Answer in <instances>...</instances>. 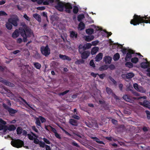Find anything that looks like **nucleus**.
Segmentation results:
<instances>
[{"mask_svg":"<svg viewBox=\"0 0 150 150\" xmlns=\"http://www.w3.org/2000/svg\"><path fill=\"white\" fill-rule=\"evenodd\" d=\"M144 23L150 24V16L147 17V16H142L135 14L133 16V19L130 22L131 24L134 26L139 25L140 23H143V26H144Z\"/></svg>","mask_w":150,"mask_h":150,"instance_id":"nucleus-1","label":"nucleus"},{"mask_svg":"<svg viewBox=\"0 0 150 150\" xmlns=\"http://www.w3.org/2000/svg\"><path fill=\"white\" fill-rule=\"evenodd\" d=\"M21 25L22 27H20L19 28L20 33L23 37V41L25 42L27 41V38L31 37L33 35V32L25 23H21Z\"/></svg>","mask_w":150,"mask_h":150,"instance_id":"nucleus-2","label":"nucleus"},{"mask_svg":"<svg viewBox=\"0 0 150 150\" xmlns=\"http://www.w3.org/2000/svg\"><path fill=\"white\" fill-rule=\"evenodd\" d=\"M40 50L41 53L45 57H48L50 54V49L47 45L45 46L41 47Z\"/></svg>","mask_w":150,"mask_h":150,"instance_id":"nucleus-3","label":"nucleus"},{"mask_svg":"<svg viewBox=\"0 0 150 150\" xmlns=\"http://www.w3.org/2000/svg\"><path fill=\"white\" fill-rule=\"evenodd\" d=\"M11 144L13 146L19 148L23 146L24 145V142L20 139H17L11 141Z\"/></svg>","mask_w":150,"mask_h":150,"instance_id":"nucleus-4","label":"nucleus"},{"mask_svg":"<svg viewBox=\"0 0 150 150\" xmlns=\"http://www.w3.org/2000/svg\"><path fill=\"white\" fill-rule=\"evenodd\" d=\"M123 99L127 101L130 103L132 102L133 100H138L140 99L143 98L144 99H146V97L145 96L143 97H141L139 98L131 97L129 96L125 95L123 96Z\"/></svg>","mask_w":150,"mask_h":150,"instance_id":"nucleus-5","label":"nucleus"},{"mask_svg":"<svg viewBox=\"0 0 150 150\" xmlns=\"http://www.w3.org/2000/svg\"><path fill=\"white\" fill-rule=\"evenodd\" d=\"M102 31H103L106 33H108L106 30H103L101 28L94 25V38L99 36L100 35V32Z\"/></svg>","mask_w":150,"mask_h":150,"instance_id":"nucleus-6","label":"nucleus"},{"mask_svg":"<svg viewBox=\"0 0 150 150\" xmlns=\"http://www.w3.org/2000/svg\"><path fill=\"white\" fill-rule=\"evenodd\" d=\"M55 2H57V5L55 6V8L60 12H63L64 8V4L65 3H63L59 0H55Z\"/></svg>","mask_w":150,"mask_h":150,"instance_id":"nucleus-7","label":"nucleus"},{"mask_svg":"<svg viewBox=\"0 0 150 150\" xmlns=\"http://www.w3.org/2000/svg\"><path fill=\"white\" fill-rule=\"evenodd\" d=\"M64 5L65 12L67 13H71L73 8L72 4L69 3H65Z\"/></svg>","mask_w":150,"mask_h":150,"instance_id":"nucleus-8","label":"nucleus"},{"mask_svg":"<svg viewBox=\"0 0 150 150\" xmlns=\"http://www.w3.org/2000/svg\"><path fill=\"white\" fill-rule=\"evenodd\" d=\"M2 106L4 109L8 110L11 115H12V114H15L17 112V110L9 107L5 103H2Z\"/></svg>","mask_w":150,"mask_h":150,"instance_id":"nucleus-9","label":"nucleus"},{"mask_svg":"<svg viewBox=\"0 0 150 150\" xmlns=\"http://www.w3.org/2000/svg\"><path fill=\"white\" fill-rule=\"evenodd\" d=\"M79 53L81 54V57L83 59H87L90 54V52L88 51L81 52Z\"/></svg>","mask_w":150,"mask_h":150,"instance_id":"nucleus-10","label":"nucleus"},{"mask_svg":"<svg viewBox=\"0 0 150 150\" xmlns=\"http://www.w3.org/2000/svg\"><path fill=\"white\" fill-rule=\"evenodd\" d=\"M0 81L4 84L7 86L13 87L14 86L13 83L1 77H0Z\"/></svg>","mask_w":150,"mask_h":150,"instance_id":"nucleus-11","label":"nucleus"},{"mask_svg":"<svg viewBox=\"0 0 150 150\" xmlns=\"http://www.w3.org/2000/svg\"><path fill=\"white\" fill-rule=\"evenodd\" d=\"M134 54L133 51L130 50L126 53V56L125 58L126 61H128L131 59L132 57V54Z\"/></svg>","mask_w":150,"mask_h":150,"instance_id":"nucleus-12","label":"nucleus"},{"mask_svg":"<svg viewBox=\"0 0 150 150\" xmlns=\"http://www.w3.org/2000/svg\"><path fill=\"white\" fill-rule=\"evenodd\" d=\"M145 60L146 61V62H142L140 64L141 67L143 69L147 68L150 65V63L147 61V59H146Z\"/></svg>","mask_w":150,"mask_h":150,"instance_id":"nucleus-13","label":"nucleus"},{"mask_svg":"<svg viewBox=\"0 0 150 150\" xmlns=\"http://www.w3.org/2000/svg\"><path fill=\"white\" fill-rule=\"evenodd\" d=\"M16 127L13 125H11L8 127L7 126H5L4 132L6 131L7 130L10 131L14 130L16 129Z\"/></svg>","mask_w":150,"mask_h":150,"instance_id":"nucleus-14","label":"nucleus"},{"mask_svg":"<svg viewBox=\"0 0 150 150\" xmlns=\"http://www.w3.org/2000/svg\"><path fill=\"white\" fill-rule=\"evenodd\" d=\"M8 22L12 25H13L15 26H16L18 25V23L17 22L16 19L14 18H9L8 19Z\"/></svg>","mask_w":150,"mask_h":150,"instance_id":"nucleus-15","label":"nucleus"},{"mask_svg":"<svg viewBox=\"0 0 150 150\" xmlns=\"http://www.w3.org/2000/svg\"><path fill=\"white\" fill-rule=\"evenodd\" d=\"M70 37L73 39H76L78 37V34L75 31H72L70 32Z\"/></svg>","mask_w":150,"mask_h":150,"instance_id":"nucleus-16","label":"nucleus"},{"mask_svg":"<svg viewBox=\"0 0 150 150\" xmlns=\"http://www.w3.org/2000/svg\"><path fill=\"white\" fill-rule=\"evenodd\" d=\"M133 86L134 88L137 91L142 93L144 92L142 88L141 87H139L137 83H135L134 84Z\"/></svg>","mask_w":150,"mask_h":150,"instance_id":"nucleus-17","label":"nucleus"},{"mask_svg":"<svg viewBox=\"0 0 150 150\" xmlns=\"http://www.w3.org/2000/svg\"><path fill=\"white\" fill-rule=\"evenodd\" d=\"M59 57L62 60H66L68 61H70L71 60V58L67 55L59 54Z\"/></svg>","mask_w":150,"mask_h":150,"instance_id":"nucleus-18","label":"nucleus"},{"mask_svg":"<svg viewBox=\"0 0 150 150\" xmlns=\"http://www.w3.org/2000/svg\"><path fill=\"white\" fill-rule=\"evenodd\" d=\"M103 60L106 64H110L111 62L112 58L110 56H106L104 57Z\"/></svg>","mask_w":150,"mask_h":150,"instance_id":"nucleus-19","label":"nucleus"},{"mask_svg":"<svg viewBox=\"0 0 150 150\" xmlns=\"http://www.w3.org/2000/svg\"><path fill=\"white\" fill-rule=\"evenodd\" d=\"M140 105H143V106L149 108L150 106V103L148 101L144 100L143 102H140Z\"/></svg>","mask_w":150,"mask_h":150,"instance_id":"nucleus-20","label":"nucleus"},{"mask_svg":"<svg viewBox=\"0 0 150 150\" xmlns=\"http://www.w3.org/2000/svg\"><path fill=\"white\" fill-rule=\"evenodd\" d=\"M103 54L101 53H99L98 54L95 58V61L96 62H98L100 61L102 59L103 57Z\"/></svg>","mask_w":150,"mask_h":150,"instance_id":"nucleus-21","label":"nucleus"},{"mask_svg":"<svg viewBox=\"0 0 150 150\" xmlns=\"http://www.w3.org/2000/svg\"><path fill=\"white\" fill-rule=\"evenodd\" d=\"M33 17L39 23L41 21V18L40 16L37 13H35L33 15Z\"/></svg>","mask_w":150,"mask_h":150,"instance_id":"nucleus-22","label":"nucleus"},{"mask_svg":"<svg viewBox=\"0 0 150 150\" xmlns=\"http://www.w3.org/2000/svg\"><path fill=\"white\" fill-rule=\"evenodd\" d=\"M79 52H81L84 51L86 50L85 45H83L82 44H80L78 47Z\"/></svg>","mask_w":150,"mask_h":150,"instance_id":"nucleus-23","label":"nucleus"},{"mask_svg":"<svg viewBox=\"0 0 150 150\" xmlns=\"http://www.w3.org/2000/svg\"><path fill=\"white\" fill-rule=\"evenodd\" d=\"M19 33H20L19 31L16 30L12 34V37L13 38H16L19 36Z\"/></svg>","mask_w":150,"mask_h":150,"instance_id":"nucleus-24","label":"nucleus"},{"mask_svg":"<svg viewBox=\"0 0 150 150\" xmlns=\"http://www.w3.org/2000/svg\"><path fill=\"white\" fill-rule=\"evenodd\" d=\"M85 40L87 42H90L94 39V36H84Z\"/></svg>","mask_w":150,"mask_h":150,"instance_id":"nucleus-25","label":"nucleus"},{"mask_svg":"<svg viewBox=\"0 0 150 150\" xmlns=\"http://www.w3.org/2000/svg\"><path fill=\"white\" fill-rule=\"evenodd\" d=\"M35 123L37 127L39 128V127H41V124L40 122V120L38 117H36L35 118Z\"/></svg>","mask_w":150,"mask_h":150,"instance_id":"nucleus-26","label":"nucleus"},{"mask_svg":"<svg viewBox=\"0 0 150 150\" xmlns=\"http://www.w3.org/2000/svg\"><path fill=\"white\" fill-rule=\"evenodd\" d=\"M85 27V24L82 22H80L78 25V29L79 30H81L84 29Z\"/></svg>","mask_w":150,"mask_h":150,"instance_id":"nucleus-27","label":"nucleus"},{"mask_svg":"<svg viewBox=\"0 0 150 150\" xmlns=\"http://www.w3.org/2000/svg\"><path fill=\"white\" fill-rule=\"evenodd\" d=\"M69 122L70 123L73 125L77 126L78 125L77 121L74 119H71Z\"/></svg>","mask_w":150,"mask_h":150,"instance_id":"nucleus-28","label":"nucleus"},{"mask_svg":"<svg viewBox=\"0 0 150 150\" xmlns=\"http://www.w3.org/2000/svg\"><path fill=\"white\" fill-rule=\"evenodd\" d=\"M134 76V74L132 72H130L126 74V77L127 79H129L133 77Z\"/></svg>","mask_w":150,"mask_h":150,"instance_id":"nucleus-29","label":"nucleus"},{"mask_svg":"<svg viewBox=\"0 0 150 150\" xmlns=\"http://www.w3.org/2000/svg\"><path fill=\"white\" fill-rule=\"evenodd\" d=\"M33 65L34 67L37 69H40L41 68V65L38 62H34Z\"/></svg>","mask_w":150,"mask_h":150,"instance_id":"nucleus-30","label":"nucleus"},{"mask_svg":"<svg viewBox=\"0 0 150 150\" xmlns=\"http://www.w3.org/2000/svg\"><path fill=\"white\" fill-rule=\"evenodd\" d=\"M79 11L78 7L76 5L73 6V13L75 14H76L78 13Z\"/></svg>","mask_w":150,"mask_h":150,"instance_id":"nucleus-31","label":"nucleus"},{"mask_svg":"<svg viewBox=\"0 0 150 150\" xmlns=\"http://www.w3.org/2000/svg\"><path fill=\"white\" fill-rule=\"evenodd\" d=\"M120 58V55L118 53L115 54L114 55L113 59L115 61L118 60Z\"/></svg>","mask_w":150,"mask_h":150,"instance_id":"nucleus-32","label":"nucleus"},{"mask_svg":"<svg viewBox=\"0 0 150 150\" xmlns=\"http://www.w3.org/2000/svg\"><path fill=\"white\" fill-rule=\"evenodd\" d=\"M55 0H46L43 2L44 5H48L49 3L52 4L53 3Z\"/></svg>","mask_w":150,"mask_h":150,"instance_id":"nucleus-33","label":"nucleus"},{"mask_svg":"<svg viewBox=\"0 0 150 150\" xmlns=\"http://www.w3.org/2000/svg\"><path fill=\"white\" fill-rule=\"evenodd\" d=\"M108 65H104L102 66L99 68V70L100 71H103L104 70H106L108 69Z\"/></svg>","mask_w":150,"mask_h":150,"instance_id":"nucleus-34","label":"nucleus"},{"mask_svg":"<svg viewBox=\"0 0 150 150\" xmlns=\"http://www.w3.org/2000/svg\"><path fill=\"white\" fill-rule=\"evenodd\" d=\"M86 33L88 35H91L94 32V29H88L86 30Z\"/></svg>","mask_w":150,"mask_h":150,"instance_id":"nucleus-35","label":"nucleus"},{"mask_svg":"<svg viewBox=\"0 0 150 150\" xmlns=\"http://www.w3.org/2000/svg\"><path fill=\"white\" fill-rule=\"evenodd\" d=\"M23 129L21 127H18L16 129L17 133L18 135L21 134L22 132Z\"/></svg>","mask_w":150,"mask_h":150,"instance_id":"nucleus-36","label":"nucleus"},{"mask_svg":"<svg viewBox=\"0 0 150 150\" xmlns=\"http://www.w3.org/2000/svg\"><path fill=\"white\" fill-rule=\"evenodd\" d=\"M86 48L87 49H89L91 47V45H94V41L92 42V44L90 43H88L86 44H84Z\"/></svg>","mask_w":150,"mask_h":150,"instance_id":"nucleus-37","label":"nucleus"},{"mask_svg":"<svg viewBox=\"0 0 150 150\" xmlns=\"http://www.w3.org/2000/svg\"><path fill=\"white\" fill-rule=\"evenodd\" d=\"M131 61L132 63L136 64L138 62L139 59L138 58L134 57L131 58Z\"/></svg>","mask_w":150,"mask_h":150,"instance_id":"nucleus-38","label":"nucleus"},{"mask_svg":"<svg viewBox=\"0 0 150 150\" xmlns=\"http://www.w3.org/2000/svg\"><path fill=\"white\" fill-rule=\"evenodd\" d=\"M84 18V15L83 14H79L78 16L77 20L79 21H81Z\"/></svg>","mask_w":150,"mask_h":150,"instance_id":"nucleus-39","label":"nucleus"},{"mask_svg":"<svg viewBox=\"0 0 150 150\" xmlns=\"http://www.w3.org/2000/svg\"><path fill=\"white\" fill-rule=\"evenodd\" d=\"M125 65L126 67H128L129 68H132L133 67V64L130 62H127L125 64Z\"/></svg>","mask_w":150,"mask_h":150,"instance_id":"nucleus-40","label":"nucleus"},{"mask_svg":"<svg viewBox=\"0 0 150 150\" xmlns=\"http://www.w3.org/2000/svg\"><path fill=\"white\" fill-rule=\"evenodd\" d=\"M97 75L99 76V78L100 79H103L105 76V75L104 74H96L94 73V78H95L96 76Z\"/></svg>","mask_w":150,"mask_h":150,"instance_id":"nucleus-41","label":"nucleus"},{"mask_svg":"<svg viewBox=\"0 0 150 150\" xmlns=\"http://www.w3.org/2000/svg\"><path fill=\"white\" fill-rule=\"evenodd\" d=\"M6 28L9 30H11L12 28V25L10 23H7L6 24Z\"/></svg>","mask_w":150,"mask_h":150,"instance_id":"nucleus-42","label":"nucleus"},{"mask_svg":"<svg viewBox=\"0 0 150 150\" xmlns=\"http://www.w3.org/2000/svg\"><path fill=\"white\" fill-rule=\"evenodd\" d=\"M84 62V61L82 59L78 60L75 62V63L76 64H83Z\"/></svg>","mask_w":150,"mask_h":150,"instance_id":"nucleus-43","label":"nucleus"},{"mask_svg":"<svg viewBox=\"0 0 150 150\" xmlns=\"http://www.w3.org/2000/svg\"><path fill=\"white\" fill-rule=\"evenodd\" d=\"M94 141H96L97 143L100 144H104V143L103 141H100L97 137H94Z\"/></svg>","mask_w":150,"mask_h":150,"instance_id":"nucleus-44","label":"nucleus"},{"mask_svg":"<svg viewBox=\"0 0 150 150\" xmlns=\"http://www.w3.org/2000/svg\"><path fill=\"white\" fill-rule=\"evenodd\" d=\"M34 57L37 59H39L41 58V57L40 56V54L38 53V52H37L35 54L34 56Z\"/></svg>","mask_w":150,"mask_h":150,"instance_id":"nucleus-45","label":"nucleus"},{"mask_svg":"<svg viewBox=\"0 0 150 150\" xmlns=\"http://www.w3.org/2000/svg\"><path fill=\"white\" fill-rule=\"evenodd\" d=\"M107 93L109 95L111 94L112 93V90L110 88L107 87L106 89Z\"/></svg>","mask_w":150,"mask_h":150,"instance_id":"nucleus-46","label":"nucleus"},{"mask_svg":"<svg viewBox=\"0 0 150 150\" xmlns=\"http://www.w3.org/2000/svg\"><path fill=\"white\" fill-rule=\"evenodd\" d=\"M109 78L115 86H116L117 85L116 81L114 79H113L111 76H109Z\"/></svg>","mask_w":150,"mask_h":150,"instance_id":"nucleus-47","label":"nucleus"},{"mask_svg":"<svg viewBox=\"0 0 150 150\" xmlns=\"http://www.w3.org/2000/svg\"><path fill=\"white\" fill-rule=\"evenodd\" d=\"M69 91V90H66L63 92L60 93H59L58 95L59 96H64V95L66 94L67 93H68Z\"/></svg>","mask_w":150,"mask_h":150,"instance_id":"nucleus-48","label":"nucleus"},{"mask_svg":"<svg viewBox=\"0 0 150 150\" xmlns=\"http://www.w3.org/2000/svg\"><path fill=\"white\" fill-rule=\"evenodd\" d=\"M42 123L45 122L46 120L45 118L41 116H40L39 117Z\"/></svg>","mask_w":150,"mask_h":150,"instance_id":"nucleus-49","label":"nucleus"},{"mask_svg":"<svg viewBox=\"0 0 150 150\" xmlns=\"http://www.w3.org/2000/svg\"><path fill=\"white\" fill-rule=\"evenodd\" d=\"M39 144L40 146L42 148H44L46 145L45 142L42 141H40Z\"/></svg>","mask_w":150,"mask_h":150,"instance_id":"nucleus-50","label":"nucleus"},{"mask_svg":"<svg viewBox=\"0 0 150 150\" xmlns=\"http://www.w3.org/2000/svg\"><path fill=\"white\" fill-rule=\"evenodd\" d=\"M48 126L49 127H50V128L51 129V131L52 132H53L54 133V134L56 133L57 132V131H56V129L55 128H54L53 127H52L51 126H50V125H48Z\"/></svg>","mask_w":150,"mask_h":150,"instance_id":"nucleus-51","label":"nucleus"},{"mask_svg":"<svg viewBox=\"0 0 150 150\" xmlns=\"http://www.w3.org/2000/svg\"><path fill=\"white\" fill-rule=\"evenodd\" d=\"M32 129L33 130L35 131L37 133H39V132L38 130L36 128V127L35 126H33L32 127Z\"/></svg>","mask_w":150,"mask_h":150,"instance_id":"nucleus-52","label":"nucleus"},{"mask_svg":"<svg viewBox=\"0 0 150 150\" xmlns=\"http://www.w3.org/2000/svg\"><path fill=\"white\" fill-rule=\"evenodd\" d=\"M145 112L147 115V118L149 120L150 119V112L148 110H146Z\"/></svg>","mask_w":150,"mask_h":150,"instance_id":"nucleus-53","label":"nucleus"},{"mask_svg":"<svg viewBox=\"0 0 150 150\" xmlns=\"http://www.w3.org/2000/svg\"><path fill=\"white\" fill-rule=\"evenodd\" d=\"M23 17L26 20H27L29 21H30V18L27 16V15L26 14H24L23 16Z\"/></svg>","mask_w":150,"mask_h":150,"instance_id":"nucleus-54","label":"nucleus"},{"mask_svg":"<svg viewBox=\"0 0 150 150\" xmlns=\"http://www.w3.org/2000/svg\"><path fill=\"white\" fill-rule=\"evenodd\" d=\"M43 140L47 144H50L51 143L50 142V141L48 139H46V138H44L43 139Z\"/></svg>","mask_w":150,"mask_h":150,"instance_id":"nucleus-55","label":"nucleus"},{"mask_svg":"<svg viewBox=\"0 0 150 150\" xmlns=\"http://www.w3.org/2000/svg\"><path fill=\"white\" fill-rule=\"evenodd\" d=\"M71 144L74 146H76L77 147H79V145L75 141H73L72 143H71Z\"/></svg>","mask_w":150,"mask_h":150,"instance_id":"nucleus-56","label":"nucleus"},{"mask_svg":"<svg viewBox=\"0 0 150 150\" xmlns=\"http://www.w3.org/2000/svg\"><path fill=\"white\" fill-rule=\"evenodd\" d=\"M121 51L123 53V54H126V52H127V50L125 48H122V49L121 50Z\"/></svg>","mask_w":150,"mask_h":150,"instance_id":"nucleus-57","label":"nucleus"},{"mask_svg":"<svg viewBox=\"0 0 150 150\" xmlns=\"http://www.w3.org/2000/svg\"><path fill=\"white\" fill-rule=\"evenodd\" d=\"M7 14L4 11H0V16H7Z\"/></svg>","mask_w":150,"mask_h":150,"instance_id":"nucleus-58","label":"nucleus"},{"mask_svg":"<svg viewBox=\"0 0 150 150\" xmlns=\"http://www.w3.org/2000/svg\"><path fill=\"white\" fill-rule=\"evenodd\" d=\"M45 7L44 6L38 7H37V9L39 10H44L45 9Z\"/></svg>","mask_w":150,"mask_h":150,"instance_id":"nucleus-59","label":"nucleus"},{"mask_svg":"<svg viewBox=\"0 0 150 150\" xmlns=\"http://www.w3.org/2000/svg\"><path fill=\"white\" fill-rule=\"evenodd\" d=\"M55 137L57 138L61 139V137H60V135L57 132L55 134Z\"/></svg>","mask_w":150,"mask_h":150,"instance_id":"nucleus-60","label":"nucleus"},{"mask_svg":"<svg viewBox=\"0 0 150 150\" xmlns=\"http://www.w3.org/2000/svg\"><path fill=\"white\" fill-rule=\"evenodd\" d=\"M28 138L30 140H33V136H32L30 134H28Z\"/></svg>","mask_w":150,"mask_h":150,"instance_id":"nucleus-61","label":"nucleus"},{"mask_svg":"<svg viewBox=\"0 0 150 150\" xmlns=\"http://www.w3.org/2000/svg\"><path fill=\"white\" fill-rule=\"evenodd\" d=\"M90 65L94 67V60L93 59H91L90 62Z\"/></svg>","mask_w":150,"mask_h":150,"instance_id":"nucleus-62","label":"nucleus"},{"mask_svg":"<svg viewBox=\"0 0 150 150\" xmlns=\"http://www.w3.org/2000/svg\"><path fill=\"white\" fill-rule=\"evenodd\" d=\"M40 142L39 140L37 139H36L34 140V142L36 144H39Z\"/></svg>","mask_w":150,"mask_h":150,"instance_id":"nucleus-63","label":"nucleus"},{"mask_svg":"<svg viewBox=\"0 0 150 150\" xmlns=\"http://www.w3.org/2000/svg\"><path fill=\"white\" fill-rule=\"evenodd\" d=\"M46 150H51L50 146L47 145H46L45 146Z\"/></svg>","mask_w":150,"mask_h":150,"instance_id":"nucleus-64","label":"nucleus"}]
</instances>
